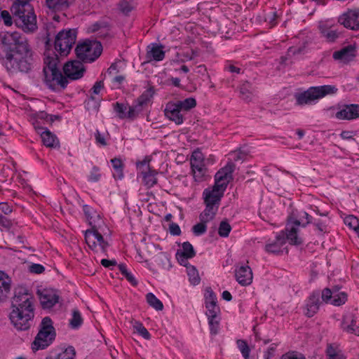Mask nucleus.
Segmentation results:
<instances>
[{
  "instance_id": "f257e3e1",
  "label": "nucleus",
  "mask_w": 359,
  "mask_h": 359,
  "mask_svg": "<svg viewBox=\"0 0 359 359\" xmlns=\"http://www.w3.org/2000/svg\"><path fill=\"white\" fill-rule=\"evenodd\" d=\"M4 46L1 65L10 75L28 74L34 67V51L25 36L19 32H6L1 38Z\"/></svg>"
},
{
  "instance_id": "f03ea898",
  "label": "nucleus",
  "mask_w": 359,
  "mask_h": 359,
  "mask_svg": "<svg viewBox=\"0 0 359 359\" xmlns=\"http://www.w3.org/2000/svg\"><path fill=\"white\" fill-rule=\"evenodd\" d=\"M58 59L55 57L44 58V81L47 86L56 92L63 90L68 84L67 79L77 80L83 76L85 68L78 60L67 62L63 67L65 76L57 67Z\"/></svg>"
},
{
  "instance_id": "7ed1b4c3",
  "label": "nucleus",
  "mask_w": 359,
  "mask_h": 359,
  "mask_svg": "<svg viewBox=\"0 0 359 359\" xmlns=\"http://www.w3.org/2000/svg\"><path fill=\"white\" fill-rule=\"evenodd\" d=\"M34 297L24 287L15 290L11 302L9 320L18 331L28 330L34 318Z\"/></svg>"
},
{
  "instance_id": "20e7f679",
  "label": "nucleus",
  "mask_w": 359,
  "mask_h": 359,
  "mask_svg": "<svg viewBox=\"0 0 359 359\" xmlns=\"http://www.w3.org/2000/svg\"><path fill=\"white\" fill-rule=\"evenodd\" d=\"M83 211L92 227L91 229H88L85 232V240L87 245L95 253L107 255L109 244L104 240L103 236L97 228V226L102 222L100 215L88 205L83 206Z\"/></svg>"
},
{
  "instance_id": "39448f33",
  "label": "nucleus",
  "mask_w": 359,
  "mask_h": 359,
  "mask_svg": "<svg viewBox=\"0 0 359 359\" xmlns=\"http://www.w3.org/2000/svg\"><path fill=\"white\" fill-rule=\"evenodd\" d=\"M11 11L16 26L25 33H32L37 29L36 16L29 2L15 1Z\"/></svg>"
},
{
  "instance_id": "423d86ee",
  "label": "nucleus",
  "mask_w": 359,
  "mask_h": 359,
  "mask_svg": "<svg viewBox=\"0 0 359 359\" xmlns=\"http://www.w3.org/2000/svg\"><path fill=\"white\" fill-rule=\"evenodd\" d=\"M337 90L332 85L312 86L302 93L295 94L294 97L298 105L311 104L327 95L335 94Z\"/></svg>"
},
{
  "instance_id": "0eeeda50",
  "label": "nucleus",
  "mask_w": 359,
  "mask_h": 359,
  "mask_svg": "<svg viewBox=\"0 0 359 359\" xmlns=\"http://www.w3.org/2000/svg\"><path fill=\"white\" fill-rule=\"evenodd\" d=\"M102 46L97 41H88L77 45L75 49L79 59L86 62L95 60L102 53Z\"/></svg>"
},
{
  "instance_id": "6e6552de",
  "label": "nucleus",
  "mask_w": 359,
  "mask_h": 359,
  "mask_svg": "<svg viewBox=\"0 0 359 359\" xmlns=\"http://www.w3.org/2000/svg\"><path fill=\"white\" fill-rule=\"evenodd\" d=\"M76 41V34L73 30L60 32L55 40V48L61 56H66L70 52Z\"/></svg>"
},
{
  "instance_id": "1a4fd4ad",
  "label": "nucleus",
  "mask_w": 359,
  "mask_h": 359,
  "mask_svg": "<svg viewBox=\"0 0 359 359\" xmlns=\"http://www.w3.org/2000/svg\"><path fill=\"white\" fill-rule=\"evenodd\" d=\"M190 164L195 181H203L206 174V168L204 163V156L201 151L197 149L192 153Z\"/></svg>"
},
{
  "instance_id": "9d476101",
  "label": "nucleus",
  "mask_w": 359,
  "mask_h": 359,
  "mask_svg": "<svg viewBox=\"0 0 359 359\" xmlns=\"http://www.w3.org/2000/svg\"><path fill=\"white\" fill-rule=\"evenodd\" d=\"M149 161L150 158L145 157L142 161L137 163V168L142 177L144 184L147 188H151L157 183V172L150 168Z\"/></svg>"
},
{
  "instance_id": "9b49d317",
  "label": "nucleus",
  "mask_w": 359,
  "mask_h": 359,
  "mask_svg": "<svg viewBox=\"0 0 359 359\" xmlns=\"http://www.w3.org/2000/svg\"><path fill=\"white\" fill-rule=\"evenodd\" d=\"M302 223L299 219H290L286 225L284 231L285 241L287 240L290 245H299L302 244L303 240L299 236L298 231Z\"/></svg>"
},
{
  "instance_id": "f8f14e48",
  "label": "nucleus",
  "mask_w": 359,
  "mask_h": 359,
  "mask_svg": "<svg viewBox=\"0 0 359 359\" xmlns=\"http://www.w3.org/2000/svg\"><path fill=\"white\" fill-rule=\"evenodd\" d=\"M224 191V188L215 184L212 188L205 189L203 193L204 203L219 208Z\"/></svg>"
},
{
  "instance_id": "ddd939ff",
  "label": "nucleus",
  "mask_w": 359,
  "mask_h": 359,
  "mask_svg": "<svg viewBox=\"0 0 359 359\" xmlns=\"http://www.w3.org/2000/svg\"><path fill=\"white\" fill-rule=\"evenodd\" d=\"M55 337V332L39 331L32 344L33 351L43 350L50 346Z\"/></svg>"
},
{
  "instance_id": "4468645a",
  "label": "nucleus",
  "mask_w": 359,
  "mask_h": 359,
  "mask_svg": "<svg viewBox=\"0 0 359 359\" xmlns=\"http://www.w3.org/2000/svg\"><path fill=\"white\" fill-rule=\"evenodd\" d=\"M338 22L346 28L359 30V10H348L339 17Z\"/></svg>"
},
{
  "instance_id": "2eb2a0df",
  "label": "nucleus",
  "mask_w": 359,
  "mask_h": 359,
  "mask_svg": "<svg viewBox=\"0 0 359 359\" xmlns=\"http://www.w3.org/2000/svg\"><path fill=\"white\" fill-rule=\"evenodd\" d=\"M234 164L228 163L224 168L220 169L215 176V184L226 190V187L232 177V172L234 170Z\"/></svg>"
},
{
  "instance_id": "dca6fc26",
  "label": "nucleus",
  "mask_w": 359,
  "mask_h": 359,
  "mask_svg": "<svg viewBox=\"0 0 359 359\" xmlns=\"http://www.w3.org/2000/svg\"><path fill=\"white\" fill-rule=\"evenodd\" d=\"M285 245L284 231H280L274 239H269L266 242L264 250L267 253L279 255L283 252Z\"/></svg>"
},
{
  "instance_id": "f3484780",
  "label": "nucleus",
  "mask_w": 359,
  "mask_h": 359,
  "mask_svg": "<svg viewBox=\"0 0 359 359\" xmlns=\"http://www.w3.org/2000/svg\"><path fill=\"white\" fill-rule=\"evenodd\" d=\"M335 117L339 120H353L359 118V104H344L339 108Z\"/></svg>"
},
{
  "instance_id": "a211bd4d",
  "label": "nucleus",
  "mask_w": 359,
  "mask_h": 359,
  "mask_svg": "<svg viewBox=\"0 0 359 359\" xmlns=\"http://www.w3.org/2000/svg\"><path fill=\"white\" fill-rule=\"evenodd\" d=\"M320 33L327 42H335L341 36V33L328 22H320L318 25Z\"/></svg>"
},
{
  "instance_id": "6ab92c4d",
  "label": "nucleus",
  "mask_w": 359,
  "mask_h": 359,
  "mask_svg": "<svg viewBox=\"0 0 359 359\" xmlns=\"http://www.w3.org/2000/svg\"><path fill=\"white\" fill-rule=\"evenodd\" d=\"M235 278L241 285H250L253 279L251 268L248 265L238 266L235 269Z\"/></svg>"
},
{
  "instance_id": "aec40b11",
  "label": "nucleus",
  "mask_w": 359,
  "mask_h": 359,
  "mask_svg": "<svg viewBox=\"0 0 359 359\" xmlns=\"http://www.w3.org/2000/svg\"><path fill=\"white\" fill-rule=\"evenodd\" d=\"M165 116L177 125H181L184 122V113L177 107L175 102L167 103L165 110Z\"/></svg>"
},
{
  "instance_id": "412c9836",
  "label": "nucleus",
  "mask_w": 359,
  "mask_h": 359,
  "mask_svg": "<svg viewBox=\"0 0 359 359\" xmlns=\"http://www.w3.org/2000/svg\"><path fill=\"white\" fill-rule=\"evenodd\" d=\"M196 255V252L193 245L188 241L182 243V249L176 252V259L182 266L188 264V259L193 258Z\"/></svg>"
},
{
  "instance_id": "4be33fe9",
  "label": "nucleus",
  "mask_w": 359,
  "mask_h": 359,
  "mask_svg": "<svg viewBox=\"0 0 359 359\" xmlns=\"http://www.w3.org/2000/svg\"><path fill=\"white\" fill-rule=\"evenodd\" d=\"M205 307L207 309L206 315L214 316V315H219L220 309L217 306V297L211 288H208L205 294Z\"/></svg>"
},
{
  "instance_id": "5701e85b",
  "label": "nucleus",
  "mask_w": 359,
  "mask_h": 359,
  "mask_svg": "<svg viewBox=\"0 0 359 359\" xmlns=\"http://www.w3.org/2000/svg\"><path fill=\"white\" fill-rule=\"evenodd\" d=\"M320 294L318 292H313L307 299L304 313L309 318L313 317L319 310Z\"/></svg>"
},
{
  "instance_id": "b1692460",
  "label": "nucleus",
  "mask_w": 359,
  "mask_h": 359,
  "mask_svg": "<svg viewBox=\"0 0 359 359\" xmlns=\"http://www.w3.org/2000/svg\"><path fill=\"white\" fill-rule=\"evenodd\" d=\"M39 299L43 309H50L58 302L59 296L55 291L45 290L41 292Z\"/></svg>"
},
{
  "instance_id": "393cba45",
  "label": "nucleus",
  "mask_w": 359,
  "mask_h": 359,
  "mask_svg": "<svg viewBox=\"0 0 359 359\" xmlns=\"http://www.w3.org/2000/svg\"><path fill=\"white\" fill-rule=\"evenodd\" d=\"M341 328L348 333L359 336V326L356 325L355 316L351 313H348L343 316Z\"/></svg>"
},
{
  "instance_id": "a878e982",
  "label": "nucleus",
  "mask_w": 359,
  "mask_h": 359,
  "mask_svg": "<svg viewBox=\"0 0 359 359\" xmlns=\"http://www.w3.org/2000/svg\"><path fill=\"white\" fill-rule=\"evenodd\" d=\"M76 356L75 348L70 346L61 351H50L45 359H74Z\"/></svg>"
},
{
  "instance_id": "bb28decb",
  "label": "nucleus",
  "mask_w": 359,
  "mask_h": 359,
  "mask_svg": "<svg viewBox=\"0 0 359 359\" xmlns=\"http://www.w3.org/2000/svg\"><path fill=\"white\" fill-rule=\"evenodd\" d=\"M163 46L158 43H152L148 46L147 57L155 61H162L165 58Z\"/></svg>"
},
{
  "instance_id": "cd10ccee",
  "label": "nucleus",
  "mask_w": 359,
  "mask_h": 359,
  "mask_svg": "<svg viewBox=\"0 0 359 359\" xmlns=\"http://www.w3.org/2000/svg\"><path fill=\"white\" fill-rule=\"evenodd\" d=\"M39 133L41 134V137L43 144L47 147H55L58 144L57 137L50 132V130L42 128L37 129Z\"/></svg>"
},
{
  "instance_id": "c85d7f7f",
  "label": "nucleus",
  "mask_w": 359,
  "mask_h": 359,
  "mask_svg": "<svg viewBox=\"0 0 359 359\" xmlns=\"http://www.w3.org/2000/svg\"><path fill=\"white\" fill-rule=\"evenodd\" d=\"M11 290V280L3 271H0V302L8 297Z\"/></svg>"
},
{
  "instance_id": "c756f323",
  "label": "nucleus",
  "mask_w": 359,
  "mask_h": 359,
  "mask_svg": "<svg viewBox=\"0 0 359 359\" xmlns=\"http://www.w3.org/2000/svg\"><path fill=\"white\" fill-rule=\"evenodd\" d=\"M355 56V49L351 46H348L339 51L333 53V57L335 60L348 61Z\"/></svg>"
},
{
  "instance_id": "7c9ffc66",
  "label": "nucleus",
  "mask_w": 359,
  "mask_h": 359,
  "mask_svg": "<svg viewBox=\"0 0 359 359\" xmlns=\"http://www.w3.org/2000/svg\"><path fill=\"white\" fill-rule=\"evenodd\" d=\"M240 97L245 102H250L255 93V88L248 81L242 83L239 88Z\"/></svg>"
},
{
  "instance_id": "2f4dec72",
  "label": "nucleus",
  "mask_w": 359,
  "mask_h": 359,
  "mask_svg": "<svg viewBox=\"0 0 359 359\" xmlns=\"http://www.w3.org/2000/svg\"><path fill=\"white\" fill-rule=\"evenodd\" d=\"M302 215H300V218L304 217L306 219V223H302V226L305 227L308 224L313 223L318 230L321 232H325L326 231V222L324 221H322L320 219H312V217L306 212H302Z\"/></svg>"
},
{
  "instance_id": "473e14b6",
  "label": "nucleus",
  "mask_w": 359,
  "mask_h": 359,
  "mask_svg": "<svg viewBox=\"0 0 359 359\" xmlns=\"http://www.w3.org/2000/svg\"><path fill=\"white\" fill-rule=\"evenodd\" d=\"M307 43L305 42L302 45L298 47H290L288 48L287 54L285 56H282L280 57L281 63L286 65L287 60L290 59L292 57L304 54L306 52Z\"/></svg>"
},
{
  "instance_id": "72a5a7b5",
  "label": "nucleus",
  "mask_w": 359,
  "mask_h": 359,
  "mask_svg": "<svg viewBox=\"0 0 359 359\" xmlns=\"http://www.w3.org/2000/svg\"><path fill=\"white\" fill-rule=\"evenodd\" d=\"M218 209L217 208L205 205V210L199 215L200 221L205 223L212 221L215 218Z\"/></svg>"
},
{
  "instance_id": "f704fd0d",
  "label": "nucleus",
  "mask_w": 359,
  "mask_h": 359,
  "mask_svg": "<svg viewBox=\"0 0 359 359\" xmlns=\"http://www.w3.org/2000/svg\"><path fill=\"white\" fill-rule=\"evenodd\" d=\"M73 0H46L47 6L55 10H64L69 7Z\"/></svg>"
},
{
  "instance_id": "c9c22d12",
  "label": "nucleus",
  "mask_w": 359,
  "mask_h": 359,
  "mask_svg": "<svg viewBox=\"0 0 359 359\" xmlns=\"http://www.w3.org/2000/svg\"><path fill=\"white\" fill-rule=\"evenodd\" d=\"M327 359H346L341 351L333 344H328L326 348Z\"/></svg>"
},
{
  "instance_id": "e433bc0d",
  "label": "nucleus",
  "mask_w": 359,
  "mask_h": 359,
  "mask_svg": "<svg viewBox=\"0 0 359 359\" xmlns=\"http://www.w3.org/2000/svg\"><path fill=\"white\" fill-rule=\"evenodd\" d=\"M175 102L183 113L189 111L196 105V101L193 97L186 98L184 100H178Z\"/></svg>"
},
{
  "instance_id": "4c0bfd02",
  "label": "nucleus",
  "mask_w": 359,
  "mask_h": 359,
  "mask_svg": "<svg viewBox=\"0 0 359 359\" xmlns=\"http://www.w3.org/2000/svg\"><path fill=\"white\" fill-rule=\"evenodd\" d=\"M338 290L339 288H334L332 300L330 302V304L334 306H341L347 301L346 294L344 292H339Z\"/></svg>"
},
{
  "instance_id": "58836bf2",
  "label": "nucleus",
  "mask_w": 359,
  "mask_h": 359,
  "mask_svg": "<svg viewBox=\"0 0 359 359\" xmlns=\"http://www.w3.org/2000/svg\"><path fill=\"white\" fill-rule=\"evenodd\" d=\"M185 266L187 267V274L191 283L194 285H198L200 283L201 278L196 267L189 263Z\"/></svg>"
},
{
  "instance_id": "ea45409f",
  "label": "nucleus",
  "mask_w": 359,
  "mask_h": 359,
  "mask_svg": "<svg viewBox=\"0 0 359 359\" xmlns=\"http://www.w3.org/2000/svg\"><path fill=\"white\" fill-rule=\"evenodd\" d=\"M207 316L208 319V324L210 326V333L213 335H215L218 333L219 329V315H214V316H211V315H209Z\"/></svg>"
},
{
  "instance_id": "a19ab883",
  "label": "nucleus",
  "mask_w": 359,
  "mask_h": 359,
  "mask_svg": "<svg viewBox=\"0 0 359 359\" xmlns=\"http://www.w3.org/2000/svg\"><path fill=\"white\" fill-rule=\"evenodd\" d=\"M128 104L124 103L116 102L114 104V110L116 113L118 117L121 119L128 118Z\"/></svg>"
},
{
  "instance_id": "79ce46f5",
  "label": "nucleus",
  "mask_w": 359,
  "mask_h": 359,
  "mask_svg": "<svg viewBox=\"0 0 359 359\" xmlns=\"http://www.w3.org/2000/svg\"><path fill=\"white\" fill-rule=\"evenodd\" d=\"M147 302L149 306L155 309L156 311H162L163 304L153 293L149 292L146 297Z\"/></svg>"
},
{
  "instance_id": "37998d69",
  "label": "nucleus",
  "mask_w": 359,
  "mask_h": 359,
  "mask_svg": "<svg viewBox=\"0 0 359 359\" xmlns=\"http://www.w3.org/2000/svg\"><path fill=\"white\" fill-rule=\"evenodd\" d=\"M83 323V318L79 310L74 309L72 318L69 320V325L72 329H78Z\"/></svg>"
},
{
  "instance_id": "c03bdc74",
  "label": "nucleus",
  "mask_w": 359,
  "mask_h": 359,
  "mask_svg": "<svg viewBox=\"0 0 359 359\" xmlns=\"http://www.w3.org/2000/svg\"><path fill=\"white\" fill-rule=\"evenodd\" d=\"M144 106L140 104L137 100H136L135 103L133 106L128 107V117L129 119L135 118L137 115L142 111Z\"/></svg>"
},
{
  "instance_id": "a18cd8bd",
  "label": "nucleus",
  "mask_w": 359,
  "mask_h": 359,
  "mask_svg": "<svg viewBox=\"0 0 359 359\" xmlns=\"http://www.w3.org/2000/svg\"><path fill=\"white\" fill-rule=\"evenodd\" d=\"M154 90L152 87H149L144 90L142 95L137 98V102L142 104L143 106L147 105L151 99L153 97Z\"/></svg>"
},
{
  "instance_id": "49530a36",
  "label": "nucleus",
  "mask_w": 359,
  "mask_h": 359,
  "mask_svg": "<svg viewBox=\"0 0 359 359\" xmlns=\"http://www.w3.org/2000/svg\"><path fill=\"white\" fill-rule=\"evenodd\" d=\"M118 269L121 274L127 279V280L130 283L133 285H137V281L134 277V276L130 272L126 264H121L118 265Z\"/></svg>"
},
{
  "instance_id": "de8ad7c7",
  "label": "nucleus",
  "mask_w": 359,
  "mask_h": 359,
  "mask_svg": "<svg viewBox=\"0 0 359 359\" xmlns=\"http://www.w3.org/2000/svg\"><path fill=\"white\" fill-rule=\"evenodd\" d=\"M133 327L135 332L141 335L145 339H149L151 334L148 330L143 326L142 323L139 321H134L133 323Z\"/></svg>"
},
{
  "instance_id": "09e8293b",
  "label": "nucleus",
  "mask_w": 359,
  "mask_h": 359,
  "mask_svg": "<svg viewBox=\"0 0 359 359\" xmlns=\"http://www.w3.org/2000/svg\"><path fill=\"white\" fill-rule=\"evenodd\" d=\"M111 163L114 169L116 170V173L114 175V177H116L119 180L122 179L123 177V163L119 158H113L111 160Z\"/></svg>"
},
{
  "instance_id": "8fccbe9b",
  "label": "nucleus",
  "mask_w": 359,
  "mask_h": 359,
  "mask_svg": "<svg viewBox=\"0 0 359 359\" xmlns=\"http://www.w3.org/2000/svg\"><path fill=\"white\" fill-rule=\"evenodd\" d=\"M236 344L244 358L249 359L250 350L247 342L243 339H238Z\"/></svg>"
},
{
  "instance_id": "3c124183",
  "label": "nucleus",
  "mask_w": 359,
  "mask_h": 359,
  "mask_svg": "<svg viewBox=\"0 0 359 359\" xmlns=\"http://www.w3.org/2000/svg\"><path fill=\"white\" fill-rule=\"evenodd\" d=\"M39 331H50L55 332V328L53 326V321L50 317H44L40 325Z\"/></svg>"
},
{
  "instance_id": "603ef678",
  "label": "nucleus",
  "mask_w": 359,
  "mask_h": 359,
  "mask_svg": "<svg viewBox=\"0 0 359 359\" xmlns=\"http://www.w3.org/2000/svg\"><path fill=\"white\" fill-rule=\"evenodd\" d=\"M344 223L353 229L355 232H359L358 219L353 215L348 216L344 219Z\"/></svg>"
},
{
  "instance_id": "864d4df0",
  "label": "nucleus",
  "mask_w": 359,
  "mask_h": 359,
  "mask_svg": "<svg viewBox=\"0 0 359 359\" xmlns=\"http://www.w3.org/2000/svg\"><path fill=\"white\" fill-rule=\"evenodd\" d=\"M231 230V225L226 221H222L219 224L218 233L221 237H227Z\"/></svg>"
},
{
  "instance_id": "5fc2aeb1",
  "label": "nucleus",
  "mask_w": 359,
  "mask_h": 359,
  "mask_svg": "<svg viewBox=\"0 0 359 359\" xmlns=\"http://www.w3.org/2000/svg\"><path fill=\"white\" fill-rule=\"evenodd\" d=\"M205 222H201L196 225H194L192 228L193 233L196 236H201L206 232L207 226Z\"/></svg>"
},
{
  "instance_id": "6e6d98bb",
  "label": "nucleus",
  "mask_w": 359,
  "mask_h": 359,
  "mask_svg": "<svg viewBox=\"0 0 359 359\" xmlns=\"http://www.w3.org/2000/svg\"><path fill=\"white\" fill-rule=\"evenodd\" d=\"M280 359H306L304 354L298 351H288L283 354Z\"/></svg>"
},
{
  "instance_id": "4d7b16f0",
  "label": "nucleus",
  "mask_w": 359,
  "mask_h": 359,
  "mask_svg": "<svg viewBox=\"0 0 359 359\" xmlns=\"http://www.w3.org/2000/svg\"><path fill=\"white\" fill-rule=\"evenodd\" d=\"M100 177L101 174L100 173L99 168L94 166L88 176V180L93 182H96L100 180Z\"/></svg>"
},
{
  "instance_id": "13d9d810",
  "label": "nucleus",
  "mask_w": 359,
  "mask_h": 359,
  "mask_svg": "<svg viewBox=\"0 0 359 359\" xmlns=\"http://www.w3.org/2000/svg\"><path fill=\"white\" fill-rule=\"evenodd\" d=\"M334 289L332 290L330 288H325L322 291V299L325 303H330L332 300Z\"/></svg>"
},
{
  "instance_id": "bf43d9fd",
  "label": "nucleus",
  "mask_w": 359,
  "mask_h": 359,
  "mask_svg": "<svg viewBox=\"0 0 359 359\" xmlns=\"http://www.w3.org/2000/svg\"><path fill=\"white\" fill-rule=\"evenodd\" d=\"M12 16L7 11H2L1 12L0 19H3L4 24L7 26H10L12 25Z\"/></svg>"
},
{
  "instance_id": "052dcab7",
  "label": "nucleus",
  "mask_w": 359,
  "mask_h": 359,
  "mask_svg": "<svg viewBox=\"0 0 359 359\" xmlns=\"http://www.w3.org/2000/svg\"><path fill=\"white\" fill-rule=\"evenodd\" d=\"M277 14L275 11H271L265 15V20L268 22L271 26L276 23Z\"/></svg>"
},
{
  "instance_id": "680f3d73",
  "label": "nucleus",
  "mask_w": 359,
  "mask_h": 359,
  "mask_svg": "<svg viewBox=\"0 0 359 359\" xmlns=\"http://www.w3.org/2000/svg\"><path fill=\"white\" fill-rule=\"evenodd\" d=\"M121 11L124 14H128L132 11V6L129 2L123 1L119 4Z\"/></svg>"
},
{
  "instance_id": "e2e57ef3",
  "label": "nucleus",
  "mask_w": 359,
  "mask_h": 359,
  "mask_svg": "<svg viewBox=\"0 0 359 359\" xmlns=\"http://www.w3.org/2000/svg\"><path fill=\"white\" fill-rule=\"evenodd\" d=\"M170 233L173 236H180L181 234V229L180 226L176 223H171L169 226Z\"/></svg>"
},
{
  "instance_id": "0e129e2a",
  "label": "nucleus",
  "mask_w": 359,
  "mask_h": 359,
  "mask_svg": "<svg viewBox=\"0 0 359 359\" xmlns=\"http://www.w3.org/2000/svg\"><path fill=\"white\" fill-rule=\"evenodd\" d=\"M29 270L32 273L39 274L41 273L45 270V268L41 264H32L30 266Z\"/></svg>"
},
{
  "instance_id": "69168bd1",
  "label": "nucleus",
  "mask_w": 359,
  "mask_h": 359,
  "mask_svg": "<svg viewBox=\"0 0 359 359\" xmlns=\"http://www.w3.org/2000/svg\"><path fill=\"white\" fill-rule=\"evenodd\" d=\"M0 210L5 215H9L12 212L13 208L8 203H0Z\"/></svg>"
},
{
  "instance_id": "338daca9",
  "label": "nucleus",
  "mask_w": 359,
  "mask_h": 359,
  "mask_svg": "<svg viewBox=\"0 0 359 359\" xmlns=\"http://www.w3.org/2000/svg\"><path fill=\"white\" fill-rule=\"evenodd\" d=\"M103 87H104L103 81H97L94 84V86L92 88L91 90H92L93 94L98 95L100 93V90L103 88Z\"/></svg>"
},
{
  "instance_id": "774afa93",
  "label": "nucleus",
  "mask_w": 359,
  "mask_h": 359,
  "mask_svg": "<svg viewBox=\"0 0 359 359\" xmlns=\"http://www.w3.org/2000/svg\"><path fill=\"white\" fill-rule=\"evenodd\" d=\"M276 351V347L273 345H271L268 348L267 351L264 352V359H270L273 357Z\"/></svg>"
}]
</instances>
